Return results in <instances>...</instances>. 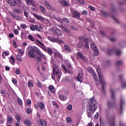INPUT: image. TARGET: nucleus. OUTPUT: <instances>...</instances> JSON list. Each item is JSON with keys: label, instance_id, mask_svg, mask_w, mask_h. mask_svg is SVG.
Segmentation results:
<instances>
[{"label": "nucleus", "instance_id": "25", "mask_svg": "<svg viewBox=\"0 0 126 126\" xmlns=\"http://www.w3.org/2000/svg\"><path fill=\"white\" fill-rule=\"evenodd\" d=\"M76 79L78 81H80V82H82V74L79 73Z\"/></svg>", "mask_w": 126, "mask_h": 126}, {"label": "nucleus", "instance_id": "62", "mask_svg": "<svg viewBox=\"0 0 126 126\" xmlns=\"http://www.w3.org/2000/svg\"><path fill=\"white\" fill-rule=\"evenodd\" d=\"M66 122H67V123H70V122H71V119H70V118H69V117L67 118V119H66Z\"/></svg>", "mask_w": 126, "mask_h": 126}, {"label": "nucleus", "instance_id": "61", "mask_svg": "<svg viewBox=\"0 0 126 126\" xmlns=\"http://www.w3.org/2000/svg\"><path fill=\"white\" fill-rule=\"evenodd\" d=\"M31 104V100L30 99H28L27 100V104L29 106Z\"/></svg>", "mask_w": 126, "mask_h": 126}, {"label": "nucleus", "instance_id": "52", "mask_svg": "<svg viewBox=\"0 0 126 126\" xmlns=\"http://www.w3.org/2000/svg\"><path fill=\"white\" fill-rule=\"evenodd\" d=\"M122 53V52H121V50H119L116 51V55L117 57H119V56H121V54Z\"/></svg>", "mask_w": 126, "mask_h": 126}, {"label": "nucleus", "instance_id": "13", "mask_svg": "<svg viewBox=\"0 0 126 126\" xmlns=\"http://www.w3.org/2000/svg\"><path fill=\"white\" fill-rule=\"evenodd\" d=\"M125 104V100H124V98H123V97H120V115H122L123 114V105Z\"/></svg>", "mask_w": 126, "mask_h": 126}, {"label": "nucleus", "instance_id": "63", "mask_svg": "<svg viewBox=\"0 0 126 126\" xmlns=\"http://www.w3.org/2000/svg\"><path fill=\"white\" fill-rule=\"evenodd\" d=\"M37 85L39 88H42V84H41V82H37Z\"/></svg>", "mask_w": 126, "mask_h": 126}, {"label": "nucleus", "instance_id": "50", "mask_svg": "<svg viewBox=\"0 0 126 126\" xmlns=\"http://www.w3.org/2000/svg\"><path fill=\"white\" fill-rule=\"evenodd\" d=\"M35 31L36 30V31H38V32H40L41 31V30H40V28L38 25H35Z\"/></svg>", "mask_w": 126, "mask_h": 126}, {"label": "nucleus", "instance_id": "51", "mask_svg": "<svg viewBox=\"0 0 126 126\" xmlns=\"http://www.w3.org/2000/svg\"><path fill=\"white\" fill-rule=\"evenodd\" d=\"M72 109V105H69L67 107V110H68V111H71Z\"/></svg>", "mask_w": 126, "mask_h": 126}, {"label": "nucleus", "instance_id": "1", "mask_svg": "<svg viewBox=\"0 0 126 126\" xmlns=\"http://www.w3.org/2000/svg\"><path fill=\"white\" fill-rule=\"evenodd\" d=\"M35 53L36 55H38L39 56L36 57L37 62H38V63H42V59L44 58V54L41 53L40 49L36 47H31L30 48L28 53L29 58L35 59V58H36Z\"/></svg>", "mask_w": 126, "mask_h": 126}, {"label": "nucleus", "instance_id": "18", "mask_svg": "<svg viewBox=\"0 0 126 126\" xmlns=\"http://www.w3.org/2000/svg\"><path fill=\"white\" fill-rule=\"evenodd\" d=\"M9 14H10V15L12 16V17H13V18H14V19H16V20H19V18H20L19 16H17L16 14L13 13V12L9 11Z\"/></svg>", "mask_w": 126, "mask_h": 126}, {"label": "nucleus", "instance_id": "15", "mask_svg": "<svg viewBox=\"0 0 126 126\" xmlns=\"http://www.w3.org/2000/svg\"><path fill=\"white\" fill-rule=\"evenodd\" d=\"M6 1L10 6H15L16 5V0H6Z\"/></svg>", "mask_w": 126, "mask_h": 126}, {"label": "nucleus", "instance_id": "53", "mask_svg": "<svg viewBox=\"0 0 126 126\" xmlns=\"http://www.w3.org/2000/svg\"><path fill=\"white\" fill-rule=\"evenodd\" d=\"M24 15L26 16V17H28L29 16V13L26 11H24Z\"/></svg>", "mask_w": 126, "mask_h": 126}, {"label": "nucleus", "instance_id": "39", "mask_svg": "<svg viewBox=\"0 0 126 126\" xmlns=\"http://www.w3.org/2000/svg\"><path fill=\"white\" fill-rule=\"evenodd\" d=\"M14 11H15V12L17 14H18V13L21 14V13H22V10H21L20 9H16V8L14 10Z\"/></svg>", "mask_w": 126, "mask_h": 126}, {"label": "nucleus", "instance_id": "31", "mask_svg": "<svg viewBox=\"0 0 126 126\" xmlns=\"http://www.w3.org/2000/svg\"><path fill=\"white\" fill-rule=\"evenodd\" d=\"M39 9L42 13H44V12H45V11H46V8H45V7L42 5H39Z\"/></svg>", "mask_w": 126, "mask_h": 126}, {"label": "nucleus", "instance_id": "60", "mask_svg": "<svg viewBox=\"0 0 126 126\" xmlns=\"http://www.w3.org/2000/svg\"><path fill=\"white\" fill-rule=\"evenodd\" d=\"M69 92H70L69 90H65L64 93V94H65V95H68V94L69 93Z\"/></svg>", "mask_w": 126, "mask_h": 126}, {"label": "nucleus", "instance_id": "3", "mask_svg": "<svg viewBox=\"0 0 126 126\" xmlns=\"http://www.w3.org/2000/svg\"><path fill=\"white\" fill-rule=\"evenodd\" d=\"M96 70L98 75L99 82L101 85V92H103V93H106V91L105 90L106 83L105 82V81L103 79V76L101 75V69H100V67H98Z\"/></svg>", "mask_w": 126, "mask_h": 126}, {"label": "nucleus", "instance_id": "56", "mask_svg": "<svg viewBox=\"0 0 126 126\" xmlns=\"http://www.w3.org/2000/svg\"><path fill=\"white\" fill-rule=\"evenodd\" d=\"M21 28H22V29H26V25L25 24H22L20 26Z\"/></svg>", "mask_w": 126, "mask_h": 126}, {"label": "nucleus", "instance_id": "19", "mask_svg": "<svg viewBox=\"0 0 126 126\" xmlns=\"http://www.w3.org/2000/svg\"><path fill=\"white\" fill-rule=\"evenodd\" d=\"M13 123V121L12 120V118L11 117L8 116L7 117V124H10V125H11Z\"/></svg>", "mask_w": 126, "mask_h": 126}, {"label": "nucleus", "instance_id": "5", "mask_svg": "<svg viewBox=\"0 0 126 126\" xmlns=\"http://www.w3.org/2000/svg\"><path fill=\"white\" fill-rule=\"evenodd\" d=\"M110 91L111 92V94H112L111 99L113 100V101L112 100H110V101H108V103H107L108 108H112V107H114V105H115V94L116 93V92H115V91L113 90L112 89H111Z\"/></svg>", "mask_w": 126, "mask_h": 126}, {"label": "nucleus", "instance_id": "20", "mask_svg": "<svg viewBox=\"0 0 126 126\" xmlns=\"http://www.w3.org/2000/svg\"><path fill=\"white\" fill-rule=\"evenodd\" d=\"M55 33L58 35L59 36H61V35H63V32H62V31L60 30V29H57L55 31Z\"/></svg>", "mask_w": 126, "mask_h": 126}, {"label": "nucleus", "instance_id": "42", "mask_svg": "<svg viewBox=\"0 0 126 126\" xmlns=\"http://www.w3.org/2000/svg\"><path fill=\"white\" fill-rule=\"evenodd\" d=\"M100 13L101 15H103V16H106V17L108 16V14H107V12H106V11H101Z\"/></svg>", "mask_w": 126, "mask_h": 126}, {"label": "nucleus", "instance_id": "7", "mask_svg": "<svg viewBox=\"0 0 126 126\" xmlns=\"http://www.w3.org/2000/svg\"><path fill=\"white\" fill-rule=\"evenodd\" d=\"M32 14H33V16H34V17H35V18L36 19H37V20H39V21H44L45 22V23L46 24H48V23H49V20L47 19H45V18H43V17L38 15V14H34V13H32Z\"/></svg>", "mask_w": 126, "mask_h": 126}, {"label": "nucleus", "instance_id": "14", "mask_svg": "<svg viewBox=\"0 0 126 126\" xmlns=\"http://www.w3.org/2000/svg\"><path fill=\"white\" fill-rule=\"evenodd\" d=\"M28 5H32V6H36V3L34 0H25Z\"/></svg>", "mask_w": 126, "mask_h": 126}, {"label": "nucleus", "instance_id": "10", "mask_svg": "<svg viewBox=\"0 0 126 126\" xmlns=\"http://www.w3.org/2000/svg\"><path fill=\"white\" fill-rule=\"evenodd\" d=\"M76 58H77V59H81L82 61L85 63L87 62V58H86V57L84 56L81 52H78L77 53Z\"/></svg>", "mask_w": 126, "mask_h": 126}, {"label": "nucleus", "instance_id": "33", "mask_svg": "<svg viewBox=\"0 0 126 126\" xmlns=\"http://www.w3.org/2000/svg\"><path fill=\"white\" fill-rule=\"evenodd\" d=\"M55 42L59 43L60 45H61L62 44H63V43H64L63 42V40H62L61 39H59L57 38H56Z\"/></svg>", "mask_w": 126, "mask_h": 126}, {"label": "nucleus", "instance_id": "55", "mask_svg": "<svg viewBox=\"0 0 126 126\" xmlns=\"http://www.w3.org/2000/svg\"><path fill=\"white\" fill-rule=\"evenodd\" d=\"M34 86V85L31 82H28V87H33Z\"/></svg>", "mask_w": 126, "mask_h": 126}, {"label": "nucleus", "instance_id": "27", "mask_svg": "<svg viewBox=\"0 0 126 126\" xmlns=\"http://www.w3.org/2000/svg\"><path fill=\"white\" fill-rule=\"evenodd\" d=\"M49 90L52 93H55L56 90H55V87L53 86H50L48 88Z\"/></svg>", "mask_w": 126, "mask_h": 126}, {"label": "nucleus", "instance_id": "28", "mask_svg": "<svg viewBox=\"0 0 126 126\" xmlns=\"http://www.w3.org/2000/svg\"><path fill=\"white\" fill-rule=\"evenodd\" d=\"M47 39L53 43H56V38L52 37V36H47Z\"/></svg>", "mask_w": 126, "mask_h": 126}, {"label": "nucleus", "instance_id": "8", "mask_svg": "<svg viewBox=\"0 0 126 126\" xmlns=\"http://www.w3.org/2000/svg\"><path fill=\"white\" fill-rule=\"evenodd\" d=\"M107 119L109 122V126H115V120H116V116L110 117L107 116Z\"/></svg>", "mask_w": 126, "mask_h": 126}, {"label": "nucleus", "instance_id": "34", "mask_svg": "<svg viewBox=\"0 0 126 126\" xmlns=\"http://www.w3.org/2000/svg\"><path fill=\"white\" fill-rule=\"evenodd\" d=\"M28 37L29 40L32 41V42H34V41H35V39L32 35H29Z\"/></svg>", "mask_w": 126, "mask_h": 126}, {"label": "nucleus", "instance_id": "57", "mask_svg": "<svg viewBox=\"0 0 126 126\" xmlns=\"http://www.w3.org/2000/svg\"><path fill=\"white\" fill-rule=\"evenodd\" d=\"M17 59L18 61H19L20 62H21V61H22V59H21V57L20 56V55L17 56Z\"/></svg>", "mask_w": 126, "mask_h": 126}, {"label": "nucleus", "instance_id": "48", "mask_svg": "<svg viewBox=\"0 0 126 126\" xmlns=\"http://www.w3.org/2000/svg\"><path fill=\"white\" fill-rule=\"evenodd\" d=\"M89 8L90 9V10H91V11H95V7H93L91 5H90L89 6Z\"/></svg>", "mask_w": 126, "mask_h": 126}, {"label": "nucleus", "instance_id": "58", "mask_svg": "<svg viewBox=\"0 0 126 126\" xmlns=\"http://www.w3.org/2000/svg\"><path fill=\"white\" fill-rule=\"evenodd\" d=\"M62 66L63 68V69H64V70L66 72H67V69H66V67H65V66H64V65L62 64Z\"/></svg>", "mask_w": 126, "mask_h": 126}, {"label": "nucleus", "instance_id": "37", "mask_svg": "<svg viewBox=\"0 0 126 126\" xmlns=\"http://www.w3.org/2000/svg\"><path fill=\"white\" fill-rule=\"evenodd\" d=\"M4 56H9V53L8 52H3L2 54V57L3 59L5 58Z\"/></svg>", "mask_w": 126, "mask_h": 126}, {"label": "nucleus", "instance_id": "38", "mask_svg": "<svg viewBox=\"0 0 126 126\" xmlns=\"http://www.w3.org/2000/svg\"><path fill=\"white\" fill-rule=\"evenodd\" d=\"M116 66H120V65H122L123 61H117L116 62Z\"/></svg>", "mask_w": 126, "mask_h": 126}, {"label": "nucleus", "instance_id": "12", "mask_svg": "<svg viewBox=\"0 0 126 126\" xmlns=\"http://www.w3.org/2000/svg\"><path fill=\"white\" fill-rule=\"evenodd\" d=\"M120 77V80H121V85L122 88H126V82L124 81V75H121L119 76Z\"/></svg>", "mask_w": 126, "mask_h": 126}, {"label": "nucleus", "instance_id": "47", "mask_svg": "<svg viewBox=\"0 0 126 126\" xmlns=\"http://www.w3.org/2000/svg\"><path fill=\"white\" fill-rule=\"evenodd\" d=\"M12 83H13V84H15V85H16V84H17V80H16V79L12 78Z\"/></svg>", "mask_w": 126, "mask_h": 126}, {"label": "nucleus", "instance_id": "44", "mask_svg": "<svg viewBox=\"0 0 126 126\" xmlns=\"http://www.w3.org/2000/svg\"><path fill=\"white\" fill-rule=\"evenodd\" d=\"M54 56L56 58H60V57H61V54L58 52H55Z\"/></svg>", "mask_w": 126, "mask_h": 126}, {"label": "nucleus", "instance_id": "26", "mask_svg": "<svg viewBox=\"0 0 126 126\" xmlns=\"http://www.w3.org/2000/svg\"><path fill=\"white\" fill-rule=\"evenodd\" d=\"M44 4L47 8H51V5L50 4V3L48 1V0H44Z\"/></svg>", "mask_w": 126, "mask_h": 126}, {"label": "nucleus", "instance_id": "30", "mask_svg": "<svg viewBox=\"0 0 126 126\" xmlns=\"http://www.w3.org/2000/svg\"><path fill=\"white\" fill-rule=\"evenodd\" d=\"M16 120H17V123H20V121H21V118H20V116L18 115H16L15 117Z\"/></svg>", "mask_w": 126, "mask_h": 126}, {"label": "nucleus", "instance_id": "64", "mask_svg": "<svg viewBox=\"0 0 126 126\" xmlns=\"http://www.w3.org/2000/svg\"><path fill=\"white\" fill-rule=\"evenodd\" d=\"M95 119H98L99 118V113L97 112L94 115Z\"/></svg>", "mask_w": 126, "mask_h": 126}, {"label": "nucleus", "instance_id": "43", "mask_svg": "<svg viewBox=\"0 0 126 126\" xmlns=\"http://www.w3.org/2000/svg\"><path fill=\"white\" fill-rule=\"evenodd\" d=\"M30 29H31V30H32V31H35V25H31L30 26Z\"/></svg>", "mask_w": 126, "mask_h": 126}, {"label": "nucleus", "instance_id": "36", "mask_svg": "<svg viewBox=\"0 0 126 126\" xmlns=\"http://www.w3.org/2000/svg\"><path fill=\"white\" fill-rule=\"evenodd\" d=\"M24 124L27 126H30L32 125V123H31V122L28 120L25 121Z\"/></svg>", "mask_w": 126, "mask_h": 126}, {"label": "nucleus", "instance_id": "41", "mask_svg": "<svg viewBox=\"0 0 126 126\" xmlns=\"http://www.w3.org/2000/svg\"><path fill=\"white\" fill-rule=\"evenodd\" d=\"M17 102L20 106H22L23 103L22 102V100H21V99H20V98H18Z\"/></svg>", "mask_w": 126, "mask_h": 126}, {"label": "nucleus", "instance_id": "29", "mask_svg": "<svg viewBox=\"0 0 126 126\" xmlns=\"http://www.w3.org/2000/svg\"><path fill=\"white\" fill-rule=\"evenodd\" d=\"M59 27L62 28V29H63L64 32H66V33H69V30H68L66 27L63 26H59Z\"/></svg>", "mask_w": 126, "mask_h": 126}, {"label": "nucleus", "instance_id": "11", "mask_svg": "<svg viewBox=\"0 0 126 126\" xmlns=\"http://www.w3.org/2000/svg\"><path fill=\"white\" fill-rule=\"evenodd\" d=\"M91 48L94 51L95 56H99V49H97V47L96 45L94 44L93 43H91Z\"/></svg>", "mask_w": 126, "mask_h": 126}, {"label": "nucleus", "instance_id": "6", "mask_svg": "<svg viewBox=\"0 0 126 126\" xmlns=\"http://www.w3.org/2000/svg\"><path fill=\"white\" fill-rule=\"evenodd\" d=\"M53 74L55 76H56L57 77V79L58 80H60L61 79V77L62 76V74H63V73L59 70L58 68H56L54 67L53 68Z\"/></svg>", "mask_w": 126, "mask_h": 126}, {"label": "nucleus", "instance_id": "4", "mask_svg": "<svg viewBox=\"0 0 126 126\" xmlns=\"http://www.w3.org/2000/svg\"><path fill=\"white\" fill-rule=\"evenodd\" d=\"M80 42L78 43L79 48H82V47H85L86 49H89V41L88 39L85 38L83 37H79Z\"/></svg>", "mask_w": 126, "mask_h": 126}, {"label": "nucleus", "instance_id": "32", "mask_svg": "<svg viewBox=\"0 0 126 126\" xmlns=\"http://www.w3.org/2000/svg\"><path fill=\"white\" fill-rule=\"evenodd\" d=\"M35 43L37 45L39 46V44L41 46H42V47H44V44H43V43H42L41 41H40L39 40L36 39V42H35Z\"/></svg>", "mask_w": 126, "mask_h": 126}, {"label": "nucleus", "instance_id": "2", "mask_svg": "<svg viewBox=\"0 0 126 126\" xmlns=\"http://www.w3.org/2000/svg\"><path fill=\"white\" fill-rule=\"evenodd\" d=\"M90 101L89 103V106H87V114L88 118H91L92 117V110L93 111H96L97 110V101L94 97H93L90 99Z\"/></svg>", "mask_w": 126, "mask_h": 126}, {"label": "nucleus", "instance_id": "45", "mask_svg": "<svg viewBox=\"0 0 126 126\" xmlns=\"http://www.w3.org/2000/svg\"><path fill=\"white\" fill-rule=\"evenodd\" d=\"M63 22H65V23H69V21L68 20V19L65 18H63Z\"/></svg>", "mask_w": 126, "mask_h": 126}, {"label": "nucleus", "instance_id": "49", "mask_svg": "<svg viewBox=\"0 0 126 126\" xmlns=\"http://www.w3.org/2000/svg\"><path fill=\"white\" fill-rule=\"evenodd\" d=\"M27 112L28 114H31V113L32 112V109H31V108H27Z\"/></svg>", "mask_w": 126, "mask_h": 126}, {"label": "nucleus", "instance_id": "17", "mask_svg": "<svg viewBox=\"0 0 126 126\" xmlns=\"http://www.w3.org/2000/svg\"><path fill=\"white\" fill-rule=\"evenodd\" d=\"M60 3L64 7L65 6H69L68 3H67V1H66V0H60Z\"/></svg>", "mask_w": 126, "mask_h": 126}, {"label": "nucleus", "instance_id": "59", "mask_svg": "<svg viewBox=\"0 0 126 126\" xmlns=\"http://www.w3.org/2000/svg\"><path fill=\"white\" fill-rule=\"evenodd\" d=\"M15 73L16 74H20V70H19V69H17Z\"/></svg>", "mask_w": 126, "mask_h": 126}, {"label": "nucleus", "instance_id": "54", "mask_svg": "<svg viewBox=\"0 0 126 126\" xmlns=\"http://www.w3.org/2000/svg\"><path fill=\"white\" fill-rule=\"evenodd\" d=\"M19 53H20L22 56H23V54H24V50H23V49H19Z\"/></svg>", "mask_w": 126, "mask_h": 126}, {"label": "nucleus", "instance_id": "22", "mask_svg": "<svg viewBox=\"0 0 126 126\" xmlns=\"http://www.w3.org/2000/svg\"><path fill=\"white\" fill-rule=\"evenodd\" d=\"M38 107L41 109V110H44L45 109V105L43 102H38Z\"/></svg>", "mask_w": 126, "mask_h": 126}, {"label": "nucleus", "instance_id": "35", "mask_svg": "<svg viewBox=\"0 0 126 126\" xmlns=\"http://www.w3.org/2000/svg\"><path fill=\"white\" fill-rule=\"evenodd\" d=\"M116 51V49H109L107 50V54L108 55H111L113 53V52H115Z\"/></svg>", "mask_w": 126, "mask_h": 126}, {"label": "nucleus", "instance_id": "46", "mask_svg": "<svg viewBox=\"0 0 126 126\" xmlns=\"http://www.w3.org/2000/svg\"><path fill=\"white\" fill-rule=\"evenodd\" d=\"M59 98L60 99H61L62 101H63V100L65 99V96L63 95H60L59 96Z\"/></svg>", "mask_w": 126, "mask_h": 126}, {"label": "nucleus", "instance_id": "23", "mask_svg": "<svg viewBox=\"0 0 126 126\" xmlns=\"http://www.w3.org/2000/svg\"><path fill=\"white\" fill-rule=\"evenodd\" d=\"M9 62L10 63V64H12L13 65L15 64V61H14V58L13 56H10Z\"/></svg>", "mask_w": 126, "mask_h": 126}, {"label": "nucleus", "instance_id": "16", "mask_svg": "<svg viewBox=\"0 0 126 126\" xmlns=\"http://www.w3.org/2000/svg\"><path fill=\"white\" fill-rule=\"evenodd\" d=\"M38 124L40 126H47V122L46 121L42 119H39L38 120Z\"/></svg>", "mask_w": 126, "mask_h": 126}, {"label": "nucleus", "instance_id": "24", "mask_svg": "<svg viewBox=\"0 0 126 126\" xmlns=\"http://www.w3.org/2000/svg\"><path fill=\"white\" fill-rule=\"evenodd\" d=\"M64 48L65 49V51H67V52H69V53H70L71 52V48H70L68 45L65 44L64 45Z\"/></svg>", "mask_w": 126, "mask_h": 126}, {"label": "nucleus", "instance_id": "40", "mask_svg": "<svg viewBox=\"0 0 126 126\" xmlns=\"http://www.w3.org/2000/svg\"><path fill=\"white\" fill-rule=\"evenodd\" d=\"M47 51H48V54L50 55V56H52V55H53V50H52L51 48H48Z\"/></svg>", "mask_w": 126, "mask_h": 126}, {"label": "nucleus", "instance_id": "9", "mask_svg": "<svg viewBox=\"0 0 126 126\" xmlns=\"http://www.w3.org/2000/svg\"><path fill=\"white\" fill-rule=\"evenodd\" d=\"M71 14V17L73 18H80V13L77 11H74L72 9H70Z\"/></svg>", "mask_w": 126, "mask_h": 126}, {"label": "nucleus", "instance_id": "21", "mask_svg": "<svg viewBox=\"0 0 126 126\" xmlns=\"http://www.w3.org/2000/svg\"><path fill=\"white\" fill-rule=\"evenodd\" d=\"M93 75L95 81V83H96V84L98 85V84H99V82H98V77L97 76V75L96 73L93 72Z\"/></svg>", "mask_w": 126, "mask_h": 126}]
</instances>
